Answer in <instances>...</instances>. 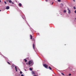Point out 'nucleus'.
<instances>
[{
    "instance_id": "4468645a",
    "label": "nucleus",
    "mask_w": 76,
    "mask_h": 76,
    "mask_svg": "<svg viewBox=\"0 0 76 76\" xmlns=\"http://www.w3.org/2000/svg\"><path fill=\"white\" fill-rule=\"evenodd\" d=\"M64 13H66V10H64Z\"/></svg>"
},
{
    "instance_id": "6e6552de",
    "label": "nucleus",
    "mask_w": 76,
    "mask_h": 76,
    "mask_svg": "<svg viewBox=\"0 0 76 76\" xmlns=\"http://www.w3.org/2000/svg\"><path fill=\"white\" fill-rule=\"evenodd\" d=\"M61 7H63L64 6V5L63 4H61Z\"/></svg>"
},
{
    "instance_id": "9d476101",
    "label": "nucleus",
    "mask_w": 76,
    "mask_h": 76,
    "mask_svg": "<svg viewBox=\"0 0 76 76\" xmlns=\"http://www.w3.org/2000/svg\"><path fill=\"white\" fill-rule=\"evenodd\" d=\"M19 5L20 7L22 6V4H21L20 3H19Z\"/></svg>"
},
{
    "instance_id": "7ed1b4c3",
    "label": "nucleus",
    "mask_w": 76,
    "mask_h": 76,
    "mask_svg": "<svg viewBox=\"0 0 76 76\" xmlns=\"http://www.w3.org/2000/svg\"><path fill=\"white\" fill-rule=\"evenodd\" d=\"M33 63V62L32 61H28V64L29 65H30V64H31L32 63Z\"/></svg>"
},
{
    "instance_id": "c85d7f7f",
    "label": "nucleus",
    "mask_w": 76,
    "mask_h": 76,
    "mask_svg": "<svg viewBox=\"0 0 76 76\" xmlns=\"http://www.w3.org/2000/svg\"><path fill=\"white\" fill-rule=\"evenodd\" d=\"M12 67H14L15 66H14V65H12Z\"/></svg>"
},
{
    "instance_id": "1a4fd4ad",
    "label": "nucleus",
    "mask_w": 76,
    "mask_h": 76,
    "mask_svg": "<svg viewBox=\"0 0 76 76\" xmlns=\"http://www.w3.org/2000/svg\"><path fill=\"white\" fill-rule=\"evenodd\" d=\"M30 39H32V35H31V34H30Z\"/></svg>"
},
{
    "instance_id": "a878e982",
    "label": "nucleus",
    "mask_w": 76,
    "mask_h": 76,
    "mask_svg": "<svg viewBox=\"0 0 76 76\" xmlns=\"http://www.w3.org/2000/svg\"><path fill=\"white\" fill-rule=\"evenodd\" d=\"M74 9H76V8H75V7H74Z\"/></svg>"
},
{
    "instance_id": "b1692460",
    "label": "nucleus",
    "mask_w": 76,
    "mask_h": 76,
    "mask_svg": "<svg viewBox=\"0 0 76 76\" xmlns=\"http://www.w3.org/2000/svg\"><path fill=\"white\" fill-rule=\"evenodd\" d=\"M21 76H24V75H23V74H22V75H21Z\"/></svg>"
},
{
    "instance_id": "f03ea898",
    "label": "nucleus",
    "mask_w": 76,
    "mask_h": 76,
    "mask_svg": "<svg viewBox=\"0 0 76 76\" xmlns=\"http://www.w3.org/2000/svg\"><path fill=\"white\" fill-rule=\"evenodd\" d=\"M43 66L44 67H45V68H46V69H48V65H47L46 64H44Z\"/></svg>"
},
{
    "instance_id": "39448f33",
    "label": "nucleus",
    "mask_w": 76,
    "mask_h": 76,
    "mask_svg": "<svg viewBox=\"0 0 76 76\" xmlns=\"http://www.w3.org/2000/svg\"><path fill=\"white\" fill-rule=\"evenodd\" d=\"M10 9V7H9V6H7L6 7V9H7V10H8V9Z\"/></svg>"
},
{
    "instance_id": "5701e85b",
    "label": "nucleus",
    "mask_w": 76,
    "mask_h": 76,
    "mask_svg": "<svg viewBox=\"0 0 76 76\" xmlns=\"http://www.w3.org/2000/svg\"><path fill=\"white\" fill-rule=\"evenodd\" d=\"M33 76H38V75H34Z\"/></svg>"
},
{
    "instance_id": "dca6fc26",
    "label": "nucleus",
    "mask_w": 76,
    "mask_h": 76,
    "mask_svg": "<svg viewBox=\"0 0 76 76\" xmlns=\"http://www.w3.org/2000/svg\"><path fill=\"white\" fill-rule=\"evenodd\" d=\"M29 69L30 70H31V71L32 70V69L31 68H30Z\"/></svg>"
},
{
    "instance_id": "72a5a7b5",
    "label": "nucleus",
    "mask_w": 76,
    "mask_h": 76,
    "mask_svg": "<svg viewBox=\"0 0 76 76\" xmlns=\"http://www.w3.org/2000/svg\"><path fill=\"white\" fill-rule=\"evenodd\" d=\"M25 70L26 71V69H25Z\"/></svg>"
},
{
    "instance_id": "aec40b11",
    "label": "nucleus",
    "mask_w": 76,
    "mask_h": 76,
    "mask_svg": "<svg viewBox=\"0 0 76 76\" xmlns=\"http://www.w3.org/2000/svg\"><path fill=\"white\" fill-rule=\"evenodd\" d=\"M4 3L5 4H7V3H6V2L5 1H4Z\"/></svg>"
},
{
    "instance_id": "2eb2a0df",
    "label": "nucleus",
    "mask_w": 76,
    "mask_h": 76,
    "mask_svg": "<svg viewBox=\"0 0 76 76\" xmlns=\"http://www.w3.org/2000/svg\"><path fill=\"white\" fill-rule=\"evenodd\" d=\"M58 2H61V0H58Z\"/></svg>"
},
{
    "instance_id": "f257e3e1",
    "label": "nucleus",
    "mask_w": 76,
    "mask_h": 76,
    "mask_svg": "<svg viewBox=\"0 0 76 76\" xmlns=\"http://www.w3.org/2000/svg\"><path fill=\"white\" fill-rule=\"evenodd\" d=\"M7 2H9L10 3H12V4H14V3L12 2L11 0H7Z\"/></svg>"
},
{
    "instance_id": "6ab92c4d",
    "label": "nucleus",
    "mask_w": 76,
    "mask_h": 76,
    "mask_svg": "<svg viewBox=\"0 0 76 76\" xmlns=\"http://www.w3.org/2000/svg\"><path fill=\"white\" fill-rule=\"evenodd\" d=\"M61 74L62 75H63V76H64V74L63 73H61Z\"/></svg>"
},
{
    "instance_id": "7c9ffc66",
    "label": "nucleus",
    "mask_w": 76,
    "mask_h": 76,
    "mask_svg": "<svg viewBox=\"0 0 76 76\" xmlns=\"http://www.w3.org/2000/svg\"><path fill=\"white\" fill-rule=\"evenodd\" d=\"M0 3H1V0H0Z\"/></svg>"
},
{
    "instance_id": "f8f14e48",
    "label": "nucleus",
    "mask_w": 76,
    "mask_h": 76,
    "mask_svg": "<svg viewBox=\"0 0 76 76\" xmlns=\"http://www.w3.org/2000/svg\"><path fill=\"white\" fill-rule=\"evenodd\" d=\"M32 41H34V42H35V40L34 39H33Z\"/></svg>"
},
{
    "instance_id": "393cba45",
    "label": "nucleus",
    "mask_w": 76,
    "mask_h": 76,
    "mask_svg": "<svg viewBox=\"0 0 76 76\" xmlns=\"http://www.w3.org/2000/svg\"><path fill=\"white\" fill-rule=\"evenodd\" d=\"M46 1V2H47V1H48V0H45Z\"/></svg>"
},
{
    "instance_id": "473e14b6",
    "label": "nucleus",
    "mask_w": 76,
    "mask_h": 76,
    "mask_svg": "<svg viewBox=\"0 0 76 76\" xmlns=\"http://www.w3.org/2000/svg\"><path fill=\"white\" fill-rule=\"evenodd\" d=\"M74 1H75V0H73Z\"/></svg>"
},
{
    "instance_id": "a211bd4d",
    "label": "nucleus",
    "mask_w": 76,
    "mask_h": 76,
    "mask_svg": "<svg viewBox=\"0 0 76 76\" xmlns=\"http://www.w3.org/2000/svg\"><path fill=\"white\" fill-rule=\"evenodd\" d=\"M20 74H22V71H20Z\"/></svg>"
},
{
    "instance_id": "bb28decb",
    "label": "nucleus",
    "mask_w": 76,
    "mask_h": 76,
    "mask_svg": "<svg viewBox=\"0 0 76 76\" xmlns=\"http://www.w3.org/2000/svg\"><path fill=\"white\" fill-rule=\"evenodd\" d=\"M75 13H76V10H75Z\"/></svg>"
},
{
    "instance_id": "423d86ee",
    "label": "nucleus",
    "mask_w": 76,
    "mask_h": 76,
    "mask_svg": "<svg viewBox=\"0 0 76 76\" xmlns=\"http://www.w3.org/2000/svg\"><path fill=\"white\" fill-rule=\"evenodd\" d=\"M33 48L34 49H35V44H33Z\"/></svg>"
},
{
    "instance_id": "412c9836",
    "label": "nucleus",
    "mask_w": 76,
    "mask_h": 76,
    "mask_svg": "<svg viewBox=\"0 0 76 76\" xmlns=\"http://www.w3.org/2000/svg\"><path fill=\"white\" fill-rule=\"evenodd\" d=\"M15 70H16V69H17V67H16V66H15Z\"/></svg>"
},
{
    "instance_id": "2f4dec72",
    "label": "nucleus",
    "mask_w": 76,
    "mask_h": 76,
    "mask_svg": "<svg viewBox=\"0 0 76 76\" xmlns=\"http://www.w3.org/2000/svg\"><path fill=\"white\" fill-rule=\"evenodd\" d=\"M1 10H0V12H1Z\"/></svg>"
},
{
    "instance_id": "c756f323",
    "label": "nucleus",
    "mask_w": 76,
    "mask_h": 76,
    "mask_svg": "<svg viewBox=\"0 0 76 76\" xmlns=\"http://www.w3.org/2000/svg\"><path fill=\"white\" fill-rule=\"evenodd\" d=\"M53 2L52 3V4H53Z\"/></svg>"
},
{
    "instance_id": "0eeeda50",
    "label": "nucleus",
    "mask_w": 76,
    "mask_h": 76,
    "mask_svg": "<svg viewBox=\"0 0 76 76\" xmlns=\"http://www.w3.org/2000/svg\"><path fill=\"white\" fill-rule=\"evenodd\" d=\"M68 10H69L68 12V13H69V14H70V10L69 9H68Z\"/></svg>"
},
{
    "instance_id": "9b49d317",
    "label": "nucleus",
    "mask_w": 76,
    "mask_h": 76,
    "mask_svg": "<svg viewBox=\"0 0 76 76\" xmlns=\"http://www.w3.org/2000/svg\"><path fill=\"white\" fill-rule=\"evenodd\" d=\"M24 61H25V62H27V60H26V59H24Z\"/></svg>"
},
{
    "instance_id": "f3484780",
    "label": "nucleus",
    "mask_w": 76,
    "mask_h": 76,
    "mask_svg": "<svg viewBox=\"0 0 76 76\" xmlns=\"http://www.w3.org/2000/svg\"><path fill=\"white\" fill-rule=\"evenodd\" d=\"M7 63L8 64H9L10 65V62H7Z\"/></svg>"
},
{
    "instance_id": "20e7f679",
    "label": "nucleus",
    "mask_w": 76,
    "mask_h": 76,
    "mask_svg": "<svg viewBox=\"0 0 76 76\" xmlns=\"http://www.w3.org/2000/svg\"><path fill=\"white\" fill-rule=\"evenodd\" d=\"M32 75H35L36 74V72L35 71H32Z\"/></svg>"
},
{
    "instance_id": "ddd939ff",
    "label": "nucleus",
    "mask_w": 76,
    "mask_h": 76,
    "mask_svg": "<svg viewBox=\"0 0 76 76\" xmlns=\"http://www.w3.org/2000/svg\"><path fill=\"white\" fill-rule=\"evenodd\" d=\"M49 69H50V70H52V69L51 67H50V66H49Z\"/></svg>"
},
{
    "instance_id": "cd10ccee",
    "label": "nucleus",
    "mask_w": 76,
    "mask_h": 76,
    "mask_svg": "<svg viewBox=\"0 0 76 76\" xmlns=\"http://www.w3.org/2000/svg\"><path fill=\"white\" fill-rule=\"evenodd\" d=\"M16 72H18V70L17 69H15Z\"/></svg>"
},
{
    "instance_id": "4be33fe9",
    "label": "nucleus",
    "mask_w": 76,
    "mask_h": 76,
    "mask_svg": "<svg viewBox=\"0 0 76 76\" xmlns=\"http://www.w3.org/2000/svg\"><path fill=\"white\" fill-rule=\"evenodd\" d=\"M72 75V74L70 73L69 74V76H71Z\"/></svg>"
}]
</instances>
